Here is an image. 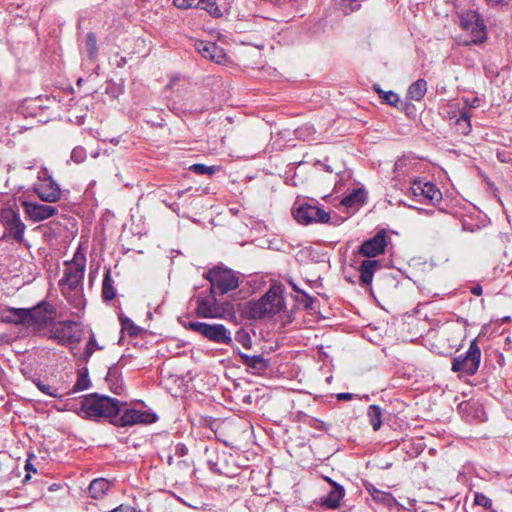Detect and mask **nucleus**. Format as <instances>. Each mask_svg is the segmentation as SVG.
Returning a JSON list of instances; mask_svg holds the SVG:
<instances>
[{
    "label": "nucleus",
    "mask_w": 512,
    "mask_h": 512,
    "mask_svg": "<svg viewBox=\"0 0 512 512\" xmlns=\"http://www.w3.org/2000/svg\"><path fill=\"white\" fill-rule=\"evenodd\" d=\"M65 266L63 277L59 282L61 291L76 307H80L83 303L81 292L86 267V256L80 247L73 259L65 262Z\"/></svg>",
    "instance_id": "obj_1"
},
{
    "label": "nucleus",
    "mask_w": 512,
    "mask_h": 512,
    "mask_svg": "<svg viewBox=\"0 0 512 512\" xmlns=\"http://www.w3.org/2000/svg\"><path fill=\"white\" fill-rule=\"evenodd\" d=\"M80 404L78 414L88 419L110 418L113 420V417L120 412L118 400L98 394L84 396Z\"/></svg>",
    "instance_id": "obj_2"
},
{
    "label": "nucleus",
    "mask_w": 512,
    "mask_h": 512,
    "mask_svg": "<svg viewBox=\"0 0 512 512\" xmlns=\"http://www.w3.org/2000/svg\"><path fill=\"white\" fill-rule=\"evenodd\" d=\"M283 307L280 287H272L257 301L248 302L246 312L253 319H261L279 313Z\"/></svg>",
    "instance_id": "obj_3"
},
{
    "label": "nucleus",
    "mask_w": 512,
    "mask_h": 512,
    "mask_svg": "<svg viewBox=\"0 0 512 512\" xmlns=\"http://www.w3.org/2000/svg\"><path fill=\"white\" fill-rule=\"evenodd\" d=\"M56 314L57 311L54 305L41 301L33 308L28 309L26 326L35 332L45 331L55 323Z\"/></svg>",
    "instance_id": "obj_4"
},
{
    "label": "nucleus",
    "mask_w": 512,
    "mask_h": 512,
    "mask_svg": "<svg viewBox=\"0 0 512 512\" xmlns=\"http://www.w3.org/2000/svg\"><path fill=\"white\" fill-rule=\"evenodd\" d=\"M460 27L470 33V39L462 41L464 45L478 44L485 40L486 30L484 20L474 10L463 11L459 15Z\"/></svg>",
    "instance_id": "obj_5"
},
{
    "label": "nucleus",
    "mask_w": 512,
    "mask_h": 512,
    "mask_svg": "<svg viewBox=\"0 0 512 512\" xmlns=\"http://www.w3.org/2000/svg\"><path fill=\"white\" fill-rule=\"evenodd\" d=\"M185 328L197 332L209 341L217 344L230 345L232 337L230 331L222 324H208L198 321H189L184 324Z\"/></svg>",
    "instance_id": "obj_6"
},
{
    "label": "nucleus",
    "mask_w": 512,
    "mask_h": 512,
    "mask_svg": "<svg viewBox=\"0 0 512 512\" xmlns=\"http://www.w3.org/2000/svg\"><path fill=\"white\" fill-rule=\"evenodd\" d=\"M211 284V292L225 294L239 286V278L235 272L228 268L214 267L207 273Z\"/></svg>",
    "instance_id": "obj_7"
},
{
    "label": "nucleus",
    "mask_w": 512,
    "mask_h": 512,
    "mask_svg": "<svg viewBox=\"0 0 512 512\" xmlns=\"http://www.w3.org/2000/svg\"><path fill=\"white\" fill-rule=\"evenodd\" d=\"M0 221L5 228L3 238H12L18 243L24 240L25 224L20 218L17 208L12 206L4 207L0 211Z\"/></svg>",
    "instance_id": "obj_8"
},
{
    "label": "nucleus",
    "mask_w": 512,
    "mask_h": 512,
    "mask_svg": "<svg viewBox=\"0 0 512 512\" xmlns=\"http://www.w3.org/2000/svg\"><path fill=\"white\" fill-rule=\"evenodd\" d=\"M48 338L57 341L61 345L77 343L82 338V329L75 321H60L54 323L49 329Z\"/></svg>",
    "instance_id": "obj_9"
},
{
    "label": "nucleus",
    "mask_w": 512,
    "mask_h": 512,
    "mask_svg": "<svg viewBox=\"0 0 512 512\" xmlns=\"http://www.w3.org/2000/svg\"><path fill=\"white\" fill-rule=\"evenodd\" d=\"M481 350L476 340L470 343L465 356H457L452 361V371L462 372L466 375H474L480 364Z\"/></svg>",
    "instance_id": "obj_10"
},
{
    "label": "nucleus",
    "mask_w": 512,
    "mask_h": 512,
    "mask_svg": "<svg viewBox=\"0 0 512 512\" xmlns=\"http://www.w3.org/2000/svg\"><path fill=\"white\" fill-rule=\"evenodd\" d=\"M294 219L302 225H310L314 223H328L330 220L329 212L319 206L311 203H302L295 207L292 211Z\"/></svg>",
    "instance_id": "obj_11"
},
{
    "label": "nucleus",
    "mask_w": 512,
    "mask_h": 512,
    "mask_svg": "<svg viewBox=\"0 0 512 512\" xmlns=\"http://www.w3.org/2000/svg\"><path fill=\"white\" fill-rule=\"evenodd\" d=\"M40 183L34 187L35 193L42 201L54 203L61 198V189L52 179L46 168H42L38 173Z\"/></svg>",
    "instance_id": "obj_12"
},
{
    "label": "nucleus",
    "mask_w": 512,
    "mask_h": 512,
    "mask_svg": "<svg viewBox=\"0 0 512 512\" xmlns=\"http://www.w3.org/2000/svg\"><path fill=\"white\" fill-rule=\"evenodd\" d=\"M409 193L419 202L435 204L442 200L441 191L432 182L419 178L410 184Z\"/></svg>",
    "instance_id": "obj_13"
},
{
    "label": "nucleus",
    "mask_w": 512,
    "mask_h": 512,
    "mask_svg": "<svg viewBox=\"0 0 512 512\" xmlns=\"http://www.w3.org/2000/svg\"><path fill=\"white\" fill-rule=\"evenodd\" d=\"M157 420V416L153 412L141 411L137 409H125L123 412L113 417L111 422L117 426L125 427L135 424H150Z\"/></svg>",
    "instance_id": "obj_14"
},
{
    "label": "nucleus",
    "mask_w": 512,
    "mask_h": 512,
    "mask_svg": "<svg viewBox=\"0 0 512 512\" xmlns=\"http://www.w3.org/2000/svg\"><path fill=\"white\" fill-rule=\"evenodd\" d=\"M216 293L206 296H199L197 299L196 313L203 318H218L223 315L225 310L218 304L215 297Z\"/></svg>",
    "instance_id": "obj_15"
},
{
    "label": "nucleus",
    "mask_w": 512,
    "mask_h": 512,
    "mask_svg": "<svg viewBox=\"0 0 512 512\" xmlns=\"http://www.w3.org/2000/svg\"><path fill=\"white\" fill-rule=\"evenodd\" d=\"M386 245V232L381 230L374 237L363 242L359 248V253L369 258L375 257L384 253Z\"/></svg>",
    "instance_id": "obj_16"
},
{
    "label": "nucleus",
    "mask_w": 512,
    "mask_h": 512,
    "mask_svg": "<svg viewBox=\"0 0 512 512\" xmlns=\"http://www.w3.org/2000/svg\"><path fill=\"white\" fill-rule=\"evenodd\" d=\"M195 48L204 58L210 59L215 63L223 64L226 61V54L223 48L214 42L197 41Z\"/></svg>",
    "instance_id": "obj_17"
},
{
    "label": "nucleus",
    "mask_w": 512,
    "mask_h": 512,
    "mask_svg": "<svg viewBox=\"0 0 512 512\" xmlns=\"http://www.w3.org/2000/svg\"><path fill=\"white\" fill-rule=\"evenodd\" d=\"M24 206L27 215L34 222L46 220L57 213V209L55 207L46 204L24 202Z\"/></svg>",
    "instance_id": "obj_18"
},
{
    "label": "nucleus",
    "mask_w": 512,
    "mask_h": 512,
    "mask_svg": "<svg viewBox=\"0 0 512 512\" xmlns=\"http://www.w3.org/2000/svg\"><path fill=\"white\" fill-rule=\"evenodd\" d=\"M327 481L332 484L333 489L328 493V495L323 499L322 503L324 506L336 509L339 507L341 500L343 499L345 495L344 488L331 480L330 478H327Z\"/></svg>",
    "instance_id": "obj_19"
},
{
    "label": "nucleus",
    "mask_w": 512,
    "mask_h": 512,
    "mask_svg": "<svg viewBox=\"0 0 512 512\" xmlns=\"http://www.w3.org/2000/svg\"><path fill=\"white\" fill-rule=\"evenodd\" d=\"M28 309L26 308H8L1 312L0 319L6 323L26 325Z\"/></svg>",
    "instance_id": "obj_20"
},
{
    "label": "nucleus",
    "mask_w": 512,
    "mask_h": 512,
    "mask_svg": "<svg viewBox=\"0 0 512 512\" xmlns=\"http://www.w3.org/2000/svg\"><path fill=\"white\" fill-rule=\"evenodd\" d=\"M380 268L378 260L367 259L359 267L361 285L368 286L373 280L374 272Z\"/></svg>",
    "instance_id": "obj_21"
},
{
    "label": "nucleus",
    "mask_w": 512,
    "mask_h": 512,
    "mask_svg": "<svg viewBox=\"0 0 512 512\" xmlns=\"http://www.w3.org/2000/svg\"><path fill=\"white\" fill-rule=\"evenodd\" d=\"M239 357L241 359V363L248 368L254 370L257 373H261L265 371L268 367L267 361L263 358L262 355H253L250 356L245 353H240Z\"/></svg>",
    "instance_id": "obj_22"
},
{
    "label": "nucleus",
    "mask_w": 512,
    "mask_h": 512,
    "mask_svg": "<svg viewBox=\"0 0 512 512\" xmlns=\"http://www.w3.org/2000/svg\"><path fill=\"white\" fill-rule=\"evenodd\" d=\"M110 488V483L103 478L93 480L89 487L88 493L94 499L102 498Z\"/></svg>",
    "instance_id": "obj_23"
},
{
    "label": "nucleus",
    "mask_w": 512,
    "mask_h": 512,
    "mask_svg": "<svg viewBox=\"0 0 512 512\" xmlns=\"http://www.w3.org/2000/svg\"><path fill=\"white\" fill-rule=\"evenodd\" d=\"M116 296L114 280L111 276V270L107 269L102 283V298L104 301H111Z\"/></svg>",
    "instance_id": "obj_24"
},
{
    "label": "nucleus",
    "mask_w": 512,
    "mask_h": 512,
    "mask_svg": "<svg viewBox=\"0 0 512 512\" xmlns=\"http://www.w3.org/2000/svg\"><path fill=\"white\" fill-rule=\"evenodd\" d=\"M427 91V82L424 79H418L408 88V98L414 101H420Z\"/></svg>",
    "instance_id": "obj_25"
},
{
    "label": "nucleus",
    "mask_w": 512,
    "mask_h": 512,
    "mask_svg": "<svg viewBox=\"0 0 512 512\" xmlns=\"http://www.w3.org/2000/svg\"><path fill=\"white\" fill-rule=\"evenodd\" d=\"M367 415L373 430H379L382 424V409L377 405H370Z\"/></svg>",
    "instance_id": "obj_26"
},
{
    "label": "nucleus",
    "mask_w": 512,
    "mask_h": 512,
    "mask_svg": "<svg viewBox=\"0 0 512 512\" xmlns=\"http://www.w3.org/2000/svg\"><path fill=\"white\" fill-rule=\"evenodd\" d=\"M364 201V193L360 189H355L341 200V204L345 207H354Z\"/></svg>",
    "instance_id": "obj_27"
},
{
    "label": "nucleus",
    "mask_w": 512,
    "mask_h": 512,
    "mask_svg": "<svg viewBox=\"0 0 512 512\" xmlns=\"http://www.w3.org/2000/svg\"><path fill=\"white\" fill-rule=\"evenodd\" d=\"M470 118V112L465 110L461 112L459 118L456 121L457 130L463 135H467L471 131Z\"/></svg>",
    "instance_id": "obj_28"
},
{
    "label": "nucleus",
    "mask_w": 512,
    "mask_h": 512,
    "mask_svg": "<svg viewBox=\"0 0 512 512\" xmlns=\"http://www.w3.org/2000/svg\"><path fill=\"white\" fill-rule=\"evenodd\" d=\"M375 91L378 93L379 97L382 99V101L386 104H389L391 106L397 107L400 98L399 96L393 92V91H383L380 89L379 86H374Z\"/></svg>",
    "instance_id": "obj_29"
},
{
    "label": "nucleus",
    "mask_w": 512,
    "mask_h": 512,
    "mask_svg": "<svg viewBox=\"0 0 512 512\" xmlns=\"http://www.w3.org/2000/svg\"><path fill=\"white\" fill-rule=\"evenodd\" d=\"M411 171V160L408 157L399 158L394 165L397 177L408 175Z\"/></svg>",
    "instance_id": "obj_30"
},
{
    "label": "nucleus",
    "mask_w": 512,
    "mask_h": 512,
    "mask_svg": "<svg viewBox=\"0 0 512 512\" xmlns=\"http://www.w3.org/2000/svg\"><path fill=\"white\" fill-rule=\"evenodd\" d=\"M85 51L88 57L94 60L97 57V39L94 33H88L85 40Z\"/></svg>",
    "instance_id": "obj_31"
},
{
    "label": "nucleus",
    "mask_w": 512,
    "mask_h": 512,
    "mask_svg": "<svg viewBox=\"0 0 512 512\" xmlns=\"http://www.w3.org/2000/svg\"><path fill=\"white\" fill-rule=\"evenodd\" d=\"M90 386V379L88 376L87 369H83L78 373L77 381L73 387V392L83 391L88 389Z\"/></svg>",
    "instance_id": "obj_32"
},
{
    "label": "nucleus",
    "mask_w": 512,
    "mask_h": 512,
    "mask_svg": "<svg viewBox=\"0 0 512 512\" xmlns=\"http://www.w3.org/2000/svg\"><path fill=\"white\" fill-rule=\"evenodd\" d=\"M474 502L476 505L482 506L486 512H498L493 508L492 500L482 493L475 494Z\"/></svg>",
    "instance_id": "obj_33"
},
{
    "label": "nucleus",
    "mask_w": 512,
    "mask_h": 512,
    "mask_svg": "<svg viewBox=\"0 0 512 512\" xmlns=\"http://www.w3.org/2000/svg\"><path fill=\"white\" fill-rule=\"evenodd\" d=\"M216 166H207L204 164H193L189 167V170L199 175H212L217 171Z\"/></svg>",
    "instance_id": "obj_34"
},
{
    "label": "nucleus",
    "mask_w": 512,
    "mask_h": 512,
    "mask_svg": "<svg viewBox=\"0 0 512 512\" xmlns=\"http://www.w3.org/2000/svg\"><path fill=\"white\" fill-rule=\"evenodd\" d=\"M37 388L46 395H49L54 398H61L63 395L59 392L58 388L50 386L48 384H44L41 381L35 382Z\"/></svg>",
    "instance_id": "obj_35"
},
{
    "label": "nucleus",
    "mask_w": 512,
    "mask_h": 512,
    "mask_svg": "<svg viewBox=\"0 0 512 512\" xmlns=\"http://www.w3.org/2000/svg\"><path fill=\"white\" fill-rule=\"evenodd\" d=\"M120 319L123 330H126L132 336H135L139 333V327L134 325L131 319L127 317H121Z\"/></svg>",
    "instance_id": "obj_36"
},
{
    "label": "nucleus",
    "mask_w": 512,
    "mask_h": 512,
    "mask_svg": "<svg viewBox=\"0 0 512 512\" xmlns=\"http://www.w3.org/2000/svg\"><path fill=\"white\" fill-rule=\"evenodd\" d=\"M295 133L298 138L302 140H309L311 136L315 133V130L310 125H304L296 129Z\"/></svg>",
    "instance_id": "obj_37"
},
{
    "label": "nucleus",
    "mask_w": 512,
    "mask_h": 512,
    "mask_svg": "<svg viewBox=\"0 0 512 512\" xmlns=\"http://www.w3.org/2000/svg\"><path fill=\"white\" fill-rule=\"evenodd\" d=\"M86 156V150L81 146L75 147L71 152V160L77 164L82 163L86 159Z\"/></svg>",
    "instance_id": "obj_38"
},
{
    "label": "nucleus",
    "mask_w": 512,
    "mask_h": 512,
    "mask_svg": "<svg viewBox=\"0 0 512 512\" xmlns=\"http://www.w3.org/2000/svg\"><path fill=\"white\" fill-rule=\"evenodd\" d=\"M358 0H341L340 7L345 14H349L360 8V4H353Z\"/></svg>",
    "instance_id": "obj_39"
},
{
    "label": "nucleus",
    "mask_w": 512,
    "mask_h": 512,
    "mask_svg": "<svg viewBox=\"0 0 512 512\" xmlns=\"http://www.w3.org/2000/svg\"><path fill=\"white\" fill-rule=\"evenodd\" d=\"M173 4L180 9L197 8L199 0H173Z\"/></svg>",
    "instance_id": "obj_40"
},
{
    "label": "nucleus",
    "mask_w": 512,
    "mask_h": 512,
    "mask_svg": "<svg viewBox=\"0 0 512 512\" xmlns=\"http://www.w3.org/2000/svg\"><path fill=\"white\" fill-rule=\"evenodd\" d=\"M197 9L206 10L210 14L218 11V8L215 6V0H199V5Z\"/></svg>",
    "instance_id": "obj_41"
},
{
    "label": "nucleus",
    "mask_w": 512,
    "mask_h": 512,
    "mask_svg": "<svg viewBox=\"0 0 512 512\" xmlns=\"http://www.w3.org/2000/svg\"><path fill=\"white\" fill-rule=\"evenodd\" d=\"M96 340L94 338V336H92L89 341L87 342L86 344V347H85V350H84V353H83V356L84 358L87 360L88 358L91 357V355L94 353V350H95V347H96Z\"/></svg>",
    "instance_id": "obj_42"
},
{
    "label": "nucleus",
    "mask_w": 512,
    "mask_h": 512,
    "mask_svg": "<svg viewBox=\"0 0 512 512\" xmlns=\"http://www.w3.org/2000/svg\"><path fill=\"white\" fill-rule=\"evenodd\" d=\"M188 453V448L185 444L179 443L175 447V455L178 457H183Z\"/></svg>",
    "instance_id": "obj_43"
},
{
    "label": "nucleus",
    "mask_w": 512,
    "mask_h": 512,
    "mask_svg": "<svg viewBox=\"0 0 512 512\" xmlns=\"http://www.w3.org/2000/svg\"><path fill=\"white\" fill-rule=\"evenodd\" d=\"M485 1L491 7H499V6L508 5L512 0H485Z\"/></svg>",
    "instance_id": "obj_44"
},
{
    "label": "nucleus",
    "mask_w": 512,
    "mask_h": 512,
    "mask_svg": "<svg viewBox=\"0 0 512 512\" xmlns=\"http://www.w3.org/2000/svg\"><path fill=\"white\" fill-rule=\"evenodd\" d=\"M25 470L27 471V474L24 478V481H27L28 479H30V472H36V469H34V467L32 466V464L30 463V458L26 460V464H25Z\"/></svg>",
    "instance_id": "obj_45"
},
{
    "label": "nucleus",
    "mask_w": 512,
    "mask_h": 512,
    "mask_svg": "<svg viewBox=\"0 0 512 512\" xmlns=\"http://www.w3.org/2000/svg\"><path fill=\"white\" fill-rule=\"evenodd\" d=\"M353 397H354V395H353V394H351V393H339V394L337 395V399H338V400H345V401L352 400V399H353Z\"/></svg>",
    "instance_id": "obj_46"
},
{
    "label": "nucleus",
    "mask_w": 512,
    "mask_h": 512,
    "mask_svg": "<svg viewBox=\"0 0 512 512\" xmlns=\"http://www.w3.org/2000/svg\"><path fill=\"white\" fill-rule=\"evenodd\" d=\"M374 499L384 501L386 497H389V495H386L383 492H380L378 490H375V492L372 494Z\"/></svg>",
    "instance_id": "obj_47"
},
{
    "label": "nucleus",
    "mask_w": 512,
    "mask_h": 512,
    "mask_svg": "<svg viewBox=\"0 0 512 512\" xmlns=\"http://www.w3.org/2000/svg\"><path fill=\"white\" fill-rule=\"evenodd\" d=\"M471 293L480 296L482 294V287L480 285H474L471 287Z\"/></svg>",
    "instance_id": "obj_48"
},
{
    "label": "nucleus",
    "mask_w": 512,
    "mask_h": 512,
    "mask_svg": "<svg viewBox=\"0 0 512 512\" xmlns=\"http://www.w3.org/2000/svg\"><path fill=\"white\" fill-rule=\"evenodd\" d=\"M479 100L477 98H474L472 103L470 104L471 107H477Z\"/></svg>",
    "instance_id": "obj_49"
},
{
    "label": "nucleus",
    "mask_w": 512,
    "mask_h": 512,
    "mask_svg": "<svg viewBox=\"0 0 512 512\" xmlns=\"http://www.w3.org/2000/svg\"><path fill=\"white\" fill-rule=\"evenodd\" d=\"M325 169H326V171H327V172H330V173H331V172H333V170L331 169V167H330V166H328V165H325Z\"/></svg>",
    "instance_id": "obj_50"
}]
</instances>
